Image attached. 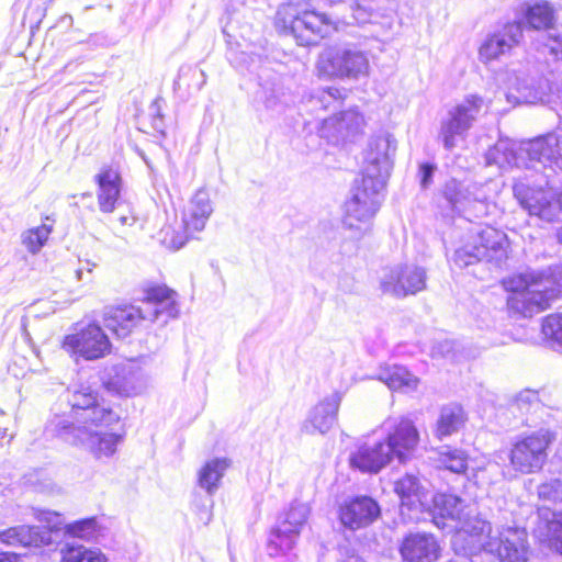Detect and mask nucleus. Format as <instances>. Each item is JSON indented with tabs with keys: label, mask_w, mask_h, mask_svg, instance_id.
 <instances>
[{
	"label": "nucleus",
	"mask_w": 562,
	"mask_h": 562,
	"mask_svg": "<svg viewBox=\"0 0 562 562\" xmlns=\"http://www.w3.org/2000/svg\"><path fill=\"white\" fill-rule=\"evenodd\" d=\"M538 496L541 499L562 503V481L552 479L538 486Z\"/></svg>",
	"instance_id": "46"
},
{
	"label": "nucleus",
	"mask_w": 562,
	"mask_h": 562,
	"mask_svg": "<svg viewBox=\"0 0 562 562\" xmlns=\"http://www.w3.org/2000/svg\"><path fill=\"white\" fill-rule=\"evenodd\" d=\"M276 27L292 35L300 45H312L317 38L327 37L338 30L336 21L314 11L303 0L280 5L276 14Z\"/></svg>",
	"instance_id": "4"
},
{
	"label": "nucleus",
	"mask_w": 562,
	"mask_h": 562,
	"mask_svg": "<svg viewBox=\"0 0 562 562\" xmlns=\"http://www.w3.org/2000/svg\"><path fill=\"white\" fill-rule=\"evenodd\" d=\"M470 504L457 495L439 493L432 497V520L439 528L447 527L449 522L457 525Z\"/></svg>",
	"instance_id": "28"
},
{
	"label": "nucleus",
	"mask_w": 562,
	"mask_h": 562,
	"mask_svg": "<svg viewBox=\"0 0 562 562\" xmlns=\"http://www.w3.org/2000/svg\"><path fill=\"white\" fill-rule=\"evenodd\" d=\"M50 517H58V515L52 514V513H44L43 516L40 517V520L50 522L52 521Z\"/></svg>",
	"instance_id": "57"
},
{
	"label": "nucleus",
	"mask_w": 562,
	"mask_h": 562,
	"mask_svg": "<svg viewBox=\"0 0 562 562\" xmlns=\"http://www.w3.org/2000/svg\"><path fill=\"white\" fill-rule=\"evenodd\" d=\"M144 321L146 319L142 306L134 305L111 307L104 316L105 327L119 338L127 337Z\"/></svg>",
	"instance_id": "26"
},
{
	"label": "nucleus",
	"mask_w": 562,
	"mask_h": 562,
	"mask_svg": "<svg viewBox=\"0 0 562 562\" xmlns=\"http://www.w3.org/2000/svg\"><path fill=\"white\" fill-rule=\"evenodd\" d=\"M213 212L210 195L205 190H198L183 213V225L187 232L194 233L204 228Z\"/></svg>",
	"instance_id": "32"
},
{
	"label": "nucleus",
	"mask_w": 562,
	"mask_h": 562,
	"mask_svg": "<svg viewBox=\"0 0 562 562\" xmlns=\"http://www.w3.org/2000/svg\"><path fill=\"white\" fill-rule=\"evenodd\" d=\"M114 374L106 382L108 387L125 396L140 393L146 381L142 370L134 363L120 364L113 368Z\"/></svg>",
	"instance_id": "27"
},
{
	"label": "nucleus",
	"mask_w": 562,
	"mask_h": 562,
	"mask_svg": "<svg viewBox=\"0 0 562 562\" xmlns=\"http://www.w3.org/2000/svg\"><path fill=\"white\" fill-rule=\"evenodd\" d=\"M120 221H121V223L124 225V224H126V223H127V217H126V216H122V217L120 218Z\"/></svg>",
	"instance_id": "62"
},
{
	"label": "nucleus",
	"mask_w": 562,
	"mask_h": 562,
	"mask_svg": "<svg viewBox=\"0 0 562 562\" xmlns=\"http://www.w3.org/2000/svg\"><path fill=\"white\" fill-rule=\"evenodd\" d=\"M184 244H186V239H183V238H179V239L173 238L172 239V246L176 249L181 248Z\"/></svg>",
	"instance_id": "56"
},
{
	"label": "nucleus",
	"mask_w": 562,
	"mask_h": 562,
	"mask_svg": "<svg viewBox=\"0 0 562 562\" xmlns=\"http://www.w3.org/2000/svg\"><path fill=\"white\" fill-rule=\"evenodd\" d=\"M465 414L461 406L451 404L441 408L437 420L436 436L439 439L451 436L464 425Z\"/></svg>",
	"instance_id": "36"
},
{
	"label": "nucleus",
	"mask_w": 562,
	"mask_h": 562,
	"mask_svg": "<svg viewBox=\"0 0 562 562\" xmlns=\"http://www.w3.org/2000/svg\"><path fill=\"white\" fill-rule=\"evenodd\" d=\"M547 283H552L543 272L530 271L514 277L505 282L510 292L507 299L508 310L524 317H531L550 306V301L555 299V289Z\"/></svg>",
	"instance_id": "5"
},
{
	"label": "nucleus",
	"mask_w": 562,
	"mask_h": 562,
	"mask_svg": "<svg viewBox=\"0 0 562 562\" xmlns=\"http://www.w3.org/2000/svg\"><path fill=\"white\" fill-rule=\"evenodd\" d=\"M394 491L401 498L402 508L417 509L423 506L426 487L418 476L406 474L394 484Z\"/></svg>",
	"instance_id": "33"
},
{
	"label": "nucleus",
	"mask_w": 562,
	"mask_h": 562,
	"mask_svg": "<svg viewBox=\"0 0 562 562\" xmlns=\"http://www.w3.org/2000/svg\"><path fill=\"white\" fill-rule=\"evenodd\" d=\"M442 195L448 204L457 212L483 211L485 195L476 184H467L456 179L448 180L442 189Z\"/></svg>",
	"instance_id": "18"
},
{
	"label": "nucleus",
	"mask_w": 562,
	"mask_h": 562,
	"mask_svg": "<svg viewBox=\"0 0 562 562\" xmlns=\"http://www.w3.org/2000/svg\"><path fill=\"white\" fill-rule=\"evenodd\" d=\"M558 240L562 244V227H560L557 232Z\"/></svg>",
	"instance_id": "60"
},
{
	"label": "nucleus",
	"mask_w": 562,
	"mask_h": 562,
	"mask_svg": "<svg viewBox=\"0 0 562 562\" xmlns=\"http://www.w3.org/2000/svg\"><path fill=\"white\" fill-rule=\"evenodd\" d=\"M383 441L366 443L351 454L350 464L362 472L376 473L392 461Z\"/></svg>",
	"instance_id": "30"
},
{
	"label": "nucleus",
	"mask_w": 562,
	"mask_h": 562,
	"mask_svg": "<svg viewBox=\"0 0 562 562\" xmlns=\"http://www.w3.org/2000/svg\"><path fill=\"white\" fill-rule=\"evenodd\" d=\"M515 194L530 215H536L544 221H554L559 212L562 211V192L557 198L544 191H530L520 196L519 189L515 188Z\"/></svg>",
	"instance_id": "22"
},
{
	"label": "nucleus",
	"mask_w": 562,
	"mask_h": 562,
	"mask_svg": "<svg viewBox=\"0 0 562 562\" xmlns=\"http://www.w3.org/2000/svg\"><path fill=\"white\" fill-rule=\"evenodd\" d=\"M482 106L481 97L469 95L448 112L447 117L441 121L439 132V138L446 149H453L458 140L464 138Z\"/></svg>",
	"instance_id": "9"
},
{
	"label": "nucleus",
	"mask_w": 562,
	"mask_h": 562,
	"mask_svg": "<svg viewBox=\"0 0 562 562\" xmlns=\"http://www.w3.org/2000/svg\"><path fill=\"white\" fill-rule=\"evenodd\" d=\"M191 75V77H196V90H201L203 86L206 83V74L201 69H195L192 67L181 68L180 76Z\"/></svg>",
	"instance_id": "52"
},
{
	"label": "nucleus",
	"mask_w": 562,
	"mask_h": 562,
	"mask_svg": "<svg viewBox=\"0 0 562 562\" xmlns=\"http://www.w3.org/2000/svg\"><path fill=\"white\" fill-rule=\"evenodd\" d=\"M64 349L86 360H95L110 353L111 342L103 329L97 324H89L78 331L67 335Z\"/></svg>",
	"instance_id": "14"
},
{
	"label": "nucleus",
	"mask_w": 562,
	"mask_h": 562,
	"mask_svg": "<svg viewBox=\"0 0 562 562\" xmlns=\"http://www.w3.org/2000/svg\"><path fill=\"white\" fill-rule=\"evenodd\" d=\"M508 102L514 104H536L544 102L552 92L548 79L530 70H517L507 75Z\"/></svg>",
	"instance_id": "10"
},
{
	"label": "nucleus",
	"mask_w": 562,
	"mask_h": 562,
	"mask_svg": "<svg viewBox=\"0 0 562 562\" xmlns=\"http://www.w3.org/2000/svg\"><path fill=\"white\" fill-rule=\"evenodd\" d=\"M378 379L391 390L411 392L417 389L419 379L402 366H385L380 368Z\"/></svg>",
	"instance_id": "34"
},
{
	"label": "nucleus",
	"mask_w": 562,
	"mask_h": 562,
	"mask_svg": "<svg viewBox=\"0 0 562 562\" xmlns=\"http://www.w3.org/2000/svg\"><path fill=\"white\" fill-rule=\"evenodd\" d=\"M151 112L157 116L159 120H161V113H160V101L155 100L150 105Z\"/></svg>",
	"instance_id": "54"
},
{
	"label": "nucleus",
	"mask_w": 562,
	"mask_h": 562,
	"mask_svg": "<svg viewBox=\"0 0 562 562\" xmlns=\"http://www.w3.org/2000/svg\"><path fill=\"white\" fill-rule=\"evenodd\" d=\"M340 97V90L337 88L316 89L312 92L307 102L312 110H327L337 103Z\"/></svg>",
	"instance_id": "43"
},
{
	"label": "nucleus",
	"mask_w": 562,
	"mask_h": 562,
	"mask_svg": "<svg viewBox=\"0 0 562 562\" xmlns=\"http://www.w3.org/2000/svg\"><path fill=\"white\" fill-rule=\"evenodd\" d=\"M437 462L451 472L463 473L468 468V456L463 450L443 447L438 451Z\"/></svg>",
	"instance_id": "39"
},
{
	"label": "nucleus",
	"mask_w": 562,
	"mask_h": 562,
	"mask_svg": "<svg viewBox=\"0 0 562 562\" xmlns=\"http://www.w3.org/2000/svg\"><path fill=\"white\" fill-rule=\"evenodd\" d=\"M19 558L16 554L0 553V562H18Z\"/></svg>",
	"instance_id": "53"
},
{
	"label": "nucleus",
	"mask_w": 562,
	"mask_h": 562,
	"mask_svg": "<svg viewBox=\"0 0 562 562\" xmlns=\"http://www.w3.org/2000/svg\"><path fill=\"white\" fill-rule=\"evenodd\" d=\"M400 551L405 562H435L440 546L431 533L416 532L404 538Z\"/></svg>",
	"instance_id": "21"
},
{
	"label": "nucleus",
	"mask_w": 562,
	"mask_h": 562,
	"mask_svg": "<svg viewBox=\"0 0 562 562\" xmlns=\"http://www.w3.org/2000/svg\"><path fill=\"white\" fill-rule=\"evenodd\" d=\"M527 23L536 30L548 29L554 20V10L547 1H537L528 4L525 11Z\"/></svg>",
	"instance_id": "38"
},
{
	"label": "nucleus",
	"mask_w": 562,
	"mask_h": 562,
	"mask_svg": "<svg viewBox=\"0 0 562 562\" xmlns=\"http://www.w3.org/2000/svg\"><path fill=\"white\" fill-rule=\"evenodd\" d=\"M486 262L499 267L508 255V238L505 233L487 226L473 236Z\"/></svg>",
	"instance_id": "25"
},
{
	"label": "nucleus",
	"mask_w": 562,
	"mask_h": 562,
	"mask_svg": "<svg viewBox=\"0 0 562 562\" xmlns=\"http://www.w3.org/2000/svg\"><path fill=\"white\" fill-rule=\"evenodd\" d=\"M555 440V434L549 429H539L518 440L510 450V464L521 473H532L542 468L547 449Z\"/></svg>",
	"instance_id": "8"
},
{
	"label": "nucleus",
	"mask_w": 562,
	"mask_h": 562,
	"mask_svg": "<svg viewBox=\"0 0 562 562\" xmlns=\"http://www.w3.org/2000/svg\"><path fill=\"white\" fill-rule=\"evenodd\" d=\"M546 278L552 280L551 286L555 289V297L562 292V265L550 269L549 272H543ZM550 285V283H547Z\"/></svg>",
	"instance_id": "51"
},
{
	"label": "nucleus",
	"mask_w": 562,
	"mask_h": 562,
	"mask_svg": "<svg viewBox=\"0 0 562 562\" xmlns=\"http://www.w3.org/2000/svg\"><path fill=\"white\" fill-rule=\"evenodd\" d=\"M285 91L281 85L272 83L265 90L263 103L267 109L278 110L285 103Z\"/></svg>",
	"instance_id": "47"
},
{
	"label": "nucleus",
	"mask_w": 562,
	"mask_h": 562,
	"mask_svg": "<svg viewBox=\"0 0 562 562\" xmlns=\"http://www.w3.org/2000/svg\"><path fill=\"white\" fill-rule=\"evenodd\" d=\"M381 509L378 503L369 496H358L346 501L339 508L341 524L352 530L371 525Z\"/></svg>",
	"instance_id": "19"
},
{
	"label": "nucleus",
	"mask_w": 562,
	"mask_h": 562,
	"mask_svg": "<svg viewBox=\"0 0 562 562\" xmlns=\"http://www.w3.org/2000/svg\"><path fill=\"white\" fill-rule=\"evenodd\" d=\"M480 261H485V259L473 236L471 241L458 248L453 255V262L460 268H465Z\"/></svg>",
	"instance_id": "42"
},
{
	"label": "nucleus",
	"mask_w": 562,
	"mask_h": 562,
	"mask_svg": "<svg viewBox=\"0 0 562 562\" xmlns=\"http://www.w3.org/2000/svg\"><path fill=\"white\" fill-rule=\"evenodd\" d=\"M50 233L52 226L46 224L27 229L21 235L22 244L30 252L37 254L47 241Z\"/></svg>",
	"instance_id": "40"
},
{
	"label": "nucleus",
	"mask_w": 562,
	"mask_h": 562,
	"mask_svg": "<svg viewBox=\"0 0 562 562\" xmlns=\"http://www.w3.org/2000/svg\"><path fill=\"white\" fill-rule=\"evenodd\" d=\"M142 308L145 319L151 323L156 321L167 323L168 319L177 317L179 313L176 293L166 286L147 290Z\"/></svg>",
	"instance_id": "20"
},
{
	"label": "nucleus",
	"mask_w": 562,
	"mask_h": 562,
	"mask_svg": "<svg viewBox=\"0 0 562 562\" xmlns=\"http://www.w3.org/2000/svg\"><path fill=\"white\" fill-rule=\"evenodd\" d=\"M316 70L329 79L358 80L369 75V53L355 43L331 45L319 53Z\"/></svg>",
	"instance_id": "6"
},
{
	"label": "nucleus",
	"mask_w": 562,
	"mask_h": 562,
	"mask_svg": "<svg viewBox=\"0 0 562 562\" xmlns=\"http://www.w3.org/2000/svg\"><path fill=\"white\" fill-rule=\"evenodd\" d=\"M344 562H364V561L359 557H349Z\"/></svg>",
	"instance_id": "58"
},
{
	"label": "nucleus",
	"mask_w": 562,
	"mask_h": 562,
	"mask_svg": "<svg viewBox=\"0 0 562 562\" xmlns=\"http://www.w3.org/2000/svg\"><path fill=\"white\" fill-rule=\"evenodd\" d=\"M363 115L357 110L350 109L324 119L319 127V134L335 144L353 142L363 132Z\"/></svg>",
	"instance_id": "16"
},
{
	"label": "nucleus",
	"mask_w": 562,
	"mask_h": 562,
	"mask_svg": "<svg viewBox=\"0 0 562 562\" xmlns=\"http://www.w3.org/2000/svg\"><path fill=\"white\" fill-rule=\"evenodd\" d=\"M436 169L437 166L434 164L424 162L419 165L418 177L423 189H428L431 186Z\"/></svg>",
	"instance_id": "50"
},
{
	"label": "nucleus",
	"mask_w": 562,
	"mask_h": 562,
	"mask_svg": "<svg viewBox=\"0 0 562 562\" xmlns=\"http://www.w3.org/2000/svg\"><path fill=\"white\" fill-rule=\"evenodd\" d=\"M310 508L306 504L294 502L281 517L277 528L272 530L268 550L270 555L289 551L295 544L301 528L307 520Z\"/></svg>",
	"instance_id": "13"
},
{
	"label": "nucleus",
	"mask_w": 562,
	"mask_h": 562,
	"mask_svg": "<svg viewBox=\"0 0 562 562\" xmlns=\"http://www.w3.org/2000/svg\"><path fill=\"white\" fill-rule=\"evenodd\" d=\"M457 537L468 535L472 543H479L491 553H496L502 562H527V533L517 527L503 528L497 538L490 536L491 524L485 520L474 505H470L457 525Z\"/></svg>",
	"instance_id": "2"
},
{
	"label": "nucleus",
	"mask_w": 562,
	"mask_h": 562,
	"mask_svg": "<svg viewBox=\"0 0 562 562\" xmlns=\"http://www.w3.org/2000/svg\"><path fill=\"white\" fill-rule=\"evenodd\" d=\"M383 180L361 178L350 191V198L345 202L342 224L346 228L363 236L370 231L371 221L380 209Z\"/></svg>",
	"instance_id": "7"
},
{
	"label": "nucleus",
	"mask_w": 562,
	"mask_h": 562,
	"mask_svg": "<svg viewBox=\"0 0 562 562\" xmlns=\"http://www.w3.org/2000/svg\"><path fill=\"white\" fill-rule=\"evenodd\" d=\"M77 278H78L79 280H81V279H82V270H81V269L77 270Z\"/></svg>",
	"instance_id": "61"
},
{
	"label": "nucleus",
	"mask_w": 562,
	"mask_h": 562,
	"mask_svg": "<svg viewBox=\"0 0 562 562\" xmlns=\"http://www.w3.org/2000/svg\"><path fill=\"white\" fill-rule=\"evenodd\" d=\"M8 437V429L7 428H0V440Z\"/></svg>",
	"instance_id": "59"
},
{
	"label": "nucleus",
	"mask_w": 562,
	"mask_h": 562,
	"mask_svg": "<svg viewBox=\"0 0 562 562\" xmlns=\"http://www.w3.org/2000/svg\"><path fill=\"white\" fill-rule=\"evenodd\" d=\"M426 280L427 274L424 268L397 265L384 271L380 279V289L384 294L402 299L425 290Z\"/></svg>",
	"instance_id": "12"
},
{
	"label": "nucleus",
	"mask_w": 562,
	"mask_h": 562,
	"mask_svg": "<svg viewBox=\"0 0 562 562\" xmlns=\"http://www.w3.org/2000/svg\"><path fill=\"white\" fill-rule=\"evenodd\" d=\"M67 535L83 540H93L100 533V526L94 517L77 520L65 527Z\"/></svg>",
	"instance_id": "41"
},
{
	"label": "nucleus",
	"mask_w": 562,
	"mask_h": 562,
	"mask_svg": "<svg viewBox=\"0 0 562 562\" xmlns=\"http://www.w3.org/2000/svg\"><path fill=\"white\" fill-rule=\"evenodd\" d=\"M452 345L453 344L450 341H445V342L440 344L439 348L441 349L442 353H449L452 349Z\"/></svg>",
	"instance_id": "55"
},
{
	"label": "nucleus",
	"mask_w": 562,
	"mask_h": 562,
	"mask_svg": "<svg viewBox=\"0 0 562 562\" xmlns=\"http://www.w3.org/2000/svg\"><path fill=\"white\" fill-rule=\"evenodd\" d=\"M533 533L540 542L562 554V513L539 508Z\"/></svg>",
	"instance_id": "24"
},
{
	"label": "nucleus",
	"mask_w": 562,
	"mask_h": 562,
	"mask_svg": "<svg viewBox=\"0 0 562 562\" xmlns=\"http://www.w3.org/2000/svg\"><path fill=\"white\" fill-rule=\"evenodd\" d=\"M355 5H351L352 19L357 23H368L373 15V8L368 4L370 1L355 0Z\"/></svg>",
	"instance_id": "48"
},
{
	"label": "nucleus",
	"mask_w": 562,
	"mask_h": 562,
	"mask_svg": "<svg viewBox=\"0 0 562 562\" xmlns=\"http://www.w3.org/2000/svg\"><path fill=\"white\" fill-rule=\"evenodd\" d=\"M396 150L395 139L383 134L372 137L364 154V167L362 178L382 179L383 187L393 166V156Z\"/></svg>",
	"instance_id": "15"
},
{
	"label": "nucleus",
	"mask_w": 562,
	"mask_h": 562,
	"mask_svg": "<svg viewBox=\"0 0 562 562\" xmlns=\"http://www.w3.org/2000/svg\"><path fill=\"white\" fill-rule=\"evenodd\" d=\"M50 541V532L41 527L16 526L0 531V543L7 546L40 547Z\"/></svg>",
	"instance_id": "31"
},
{
	"label": "nucleus",
	"mask_w": 562,
	"mask_h": 562,
	"mask_svg": "<svg viewBox=\"0 0 562 562\" xmlns=\"http://www.w3.org/2000/svg\"><path fill=\"white\" fill-rule=\"evenodd\" d=\"M60 562H108L106 557L98 549L82 544L65 543L60 550Z\"/></svg>",
	"instance_id": "37"
},
{
	"label": "nucleus",
	"mask_w": 562,
	"mask_h": 562,
	"mask_svg": "<svg viewBox=\"0 0 562 562\" xmlns=\"http://www.w3.org/2000/svg\"><path fill=\"white\" fill-rule=\"evenodd\" d=\"M540 407L539 395L536 391L524 390L518 393L513 403L512 408L519 411L521 414H528Z\"/></svg>",
	"instance_id": "44"
},
{
	"label": "nucleus",
	"mask_w": 562,
	"mask_h": 562,
	"mask_svg": "<svg viewBox=\"0 0 562 562\" xmlns=\"http://www.w3.org/2000/svg\"><path fill=\"white\" fill-rule=\"evenodd\" d=\"M542 333L547 338L562 344V314L547 316L542 324Z\"/></svg>",
	"instance_id": "45"
},
{
	"label": "nucleus",
	"mask_w": 562,
	"mask_h": 562,
	"mask_svg": "<svg viewBox=\"0 0 562 562\" xmlns=\"http://www.w3.org/2000/svg\"><path fill=\"white\" fill-rule=\"evenodd\" d=\"M522 36V25L520 22L505 24L481 45L479 50L481 61L488 63L510 52L515 46L519 45Z\"/></svg>",
	"instance_id": "17"
},
{
	"label": "nucleus",
	"mask_w": 562,
	"mask_h": 562,
	"mask_svg": "<svg viewBox=\"0 0 562 562\" xmlns=\"http://www.w3.org/2000/svg\"><path fill=\"white\" fill-rule=\"evenodd\" d=\"M386 438L383 441L385 451L392 459L406 462L416 451L419 442V432L414 423L406 417H390L383 425Z\"/></svg>",
	"instance_id": "11"
},
{
	"label": "nucleus",
	"mask_w": 562,
	"mask_h": 562,
	"mask_svg": "<svg viewBox=\"0 0 562 562\" xmlns=\"http://www.w3.org/2000/svg\"><path fill=\"white\" fill-rule=\"evenodd\" d=\"M231 467L227 458H214L207 461L199 471L198 483L209 495H213L220 487L225 471Z\"/></svg>",
	"instance_id": "35"
},
{
	"label": "nucleus",
	"mask_w": 562,
	"mask_h": 562,
	"mask_svg": "<svg viewBox=\"0 0 562 562\" xmlns=\"http://www.w3.org/2000/svg\"><path fill=\"white\" fill-rule=\"evenodd\" d=\"M543 47L555 60H562V33H549Z\"/></svg>",
	"instance_id": "49"
},
{
	"label": "nucleus",
	"mask_w": 562,
	"mask_h": 562,
	"mask_svg": "<svg viewBox=\"0 0 562 562\" xmlns=\"http://www.w3.org/2000/svg\"><path fill=\"white\" fill-rule=\"evenodd\" d=\"M539 161L544 166H555L562 170V136L548 134L517 145L514 140L499 139L486 153L488 165H497L501 168L518 167L527 168L528 162Z\"/></svg>",
	"instance_id": "3"
},
{
	"label": "nucleus",
	"mask_w": 562,
	"mask_h": 562,
	"mask_svg": "<svg viewBox=\"0 0 562 562\" xmlns=\"http://www.w3.org/2000/svg\"><path fill=\"white\" fill-rule=\"evenodd\" d=\"M94 180L98 183L97 198L100 211L112 213L121 193L120 173L111 167H103Z\"/></svg>",
	"instance_id": "29"
},
{
	"label": "nucleus",
	"mask_w": 562,
	"mask_h": 562,
	"mask_svg": "<svg viewBox=\"0 0 562 562\" xmlns=\"http://www.w3.org/2000/svg\"><path fill=\"white\" fill-rule=\"evenodd\" d=\"M71 407L68 417H56L50 426L64 441L86 448L94 458H110L116 452L122 437L109 431L120 416L100 402L99 393L88 384H74L67 389Z\"/></svg>",
	"instance_id": "1"
},
{
	"label": "nucleus",
	"mask_w": 562,
	"mask_h": 562,
	"mask_svg": "<svg viewBox=\"0 0 562 562\" xmlns=\"http://www.w3.org/2000/svg\"><path fill=\"white\" fill-rule=\"evenodd\" d=\"M342 400V394L334 392L321 401L311 412L308 420L304 425L306 432L326 434L336 423L337 413Z\"/></svg>",
	"instance_id": "23"
}]
</instances>
